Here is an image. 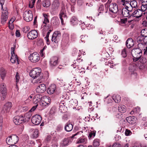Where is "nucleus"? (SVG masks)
I'll return each instance as SVG.
<instances>
[{"mask_svg":"<svg viewBox=\"0 0 147 147\" xmlns=\"http://www.w3.org/2000/svg\"><path fill=\"white\" fill-rule=\"evenodd\" d=\"M138 48L133 49L131 51V55L133 57V60L134 61L136 62L138 61L141 57L142 51L144 52V55L147 57V54H145L144 48L143 45L142 43H138Z\"/></svg>","mask_w":147,"mask_h":147,"instance_id":"nucleus-1","label":"nucleus"},{"mask_svg":"<svg viewBox=\"0 0 147 147\" xmlns=\"http://www.w3.org/2000/svg\"><path fill=\"white\" fill-rule=\"evenodd\" d=\"M139 62L140 64L137 63L136 65L138 67L139 69L142 70H147V59L144 57H141L139 59Z\"/></svg>","mask_w":147,"mask_h":147,"instance_id":"nucleus-2","label":"nucleus"},{"mask_svg":"<svg viewBox=\"0 0 147 147\" xmlns=\"http://www.w3.org/2000/svg\"><path fill=\"white\" fill-rule=\"evenodd\" d=\"M19 139L18 137L16 135H12L6 138V142L8 144L12 145L17 143Z\"/></svg>","mask_w":147,"mask_h":147,"instance_id":"nucleus-3","label":"nucleus"},{"mask_svg":"<svg viewBox=\"0 0 147 147\" xmlns=\"http://www.w3.org/2000/svg\"><path fill=\"white\" fill-rule=\"evenodd\" d=\"M41 70L38 68L33 69L30 73V75L32 78L35 79L42 76L41 74Z\"/></svg>","mask_w":147,"mask_h":147,"instance_id":"nucleus-4","label":"nucleus"},{"mask_svg":"<svg viewBox=\"0 0 147 147\" xmlns=\"http://www.w3.org/2000/svg\"><path fill=\"white\" fill-rule=\"evenodd\" d=\"M24 19L26 22L31 21L33 18V15L32 12L30 10H26L24 14Z\"/></svg>","mask_w":147,"mask_h":147,"instance_id":"nucleus-5","label":"nucleus"},{"mask_svg":"<svg viewBox=\"0 0 147 147\" xmlns=\"http://www.w3.org/2000/svg\"><path fill=\"white\" fill-rule=\"evenodd\" d=\"M28 58L31 62L35 63L39 60L40 57L38 53L34 52L31 54L29 56Z\"/></svg>","mask_w":147,"mask_h":147,"instance_id":"nucleus-6","label":"nucleus"},{"mask_svg":"<svg viewBox=\"0 0 147 147\" xmlns=\"http://www.w3.org/2000/svg\"><path fill=\"white\" fill-rule=\"evenodd\" d=\"M109 11L113 13H116L119 11L118 5L115 3H112L109 6Z\"/></svg>","mask_w":147,"mask_h":147,"instance_id":"nucleus-7","label":"nucleus"},{"mask_svg":"<svg viewBox=\"0 0 147 147\" xmlns=\"http://www.w3.org/2000/svg\"><path fill=\"white\" fill-rule=\"evenodd\" d=\"M42 117L39 115H36L32 116L31 119V121L32 123L36 125L39 124L41 122Z\"/></svg>","mask_w":147,"mask_h":147,"instance_id":"nucleus-8","label":"nucleus"},{"mask_svg":"<svg viewBox=\"0 0 147 147\" xmlns=\"http://www.w3.org/2000/svg\"><path fill=\"white\" fill-rule=\"evenodd\" d=\"M23 116H16L13 118V121L15 124L17 125H19L24 122Z\"/></svg>","mask_w":147,"mask_h":147,"instance_id":"nucleus-9","label":"nucleus"},{"mask_svg":"<svg viewBox=\"0 0 147 147\" xmlns=\"http://www.w3.org/2000/svg\"><path fill=\"white\" fill-rule=\"evenodd\" d=\"M11 56L10 61L11 62L13 63H14L16 62L19 64V62L17 55H16L14 53V48L13 47H11Z\"/></svg>","mask_w":147,"mask_h":147,"instance_id":"nucleus-10","label":"nucleus"},{"mask_svg":"<svg viewBox=\"0 0 147 147\" xmlns=\"http://www.w3.org/2000/svg\"><path fill=\"white\" fill-rule=\"evenodd\" d=\"M38 33L36 30H32L29 32L27 34L28 38L30 39L33 40L38 36Z\"/></svg>","mask_w":147,"mask_h":147,"instance_id":"nucleus-11","label":"nucleus"},{"mask_svg":"<svg viewBox=\"0 0 147 147\" xmlns=\"http://www.w3.org/2000/svg\"><path fill=\"white\" fill-rule=\"evenodd\" d=\"M2 14L1 17V23L2 24H4L6 22L7 18V15L8 12L5 9H3Z\"/></svg>","mask_w":147,"mask_h":147,"instance_id":"nucleus-12","label":"nucleus"},{"mask_svg":"<svg viewBox=\"0 0 147 147\" xmlns=\"http://www.w3.org/2000/svg\"><path fill=\"white\" fill-rule=\"evenodd\" d=\"M46 90V86L45 84H42L38 85L36 89V91L39 93L44 92Z\"/></svg>","mask_w":147,"mask_h":147,"instance_id":"nucleus-13","label":"nucleus"},{"mask_svg":"<svg viewBox=\"0 0 147 147\" xmlns=\"http://www.w3.org/2000/svg\"><path fill=\"white\" fill-rule=\"evenodd\" d=\"M142 12L140 9H138L135 11L131 13V16L134 17L138 18L142 16Z\"/></svg>","mask_w":147,"mask_h":147,"instance_id":"nucleus-14","label":"nucleus"},{"mask_svg":"<svg viewBox=\"0 0 147 147\" xmlns=\"http://www.w3.org/2000/svg\"><path fill=\"white\" fill-rule=\"evenodd\" d=\"M58 58L57 57H53L50 60V63L51 66H56L58 64Z\"/></svg>","mask_w":147,"mask_h":147,"instance_id":"nucleus-15","label":"nucleus"},{"mask_svg":"<svg viewBox=\"0 0 147 147\" xmlns=\"http://www.w3.org/2000/svg\"><path fill=\"white\" fill-rule=\"evenodd\" d=\"M60 3L59 0H55L52 4V8L54 11L57 9L60 6Z\"/></svg>","mask_w":147,"mask_h":147,"instance_id":"nucleus-16","label":"nucleus"},{"mask_svg":"<svg viewBox=\"0 0 147 147\" xmlns=\"http://www.w3.org/2000/svg\"><path fill=\"white\" fill-rule=\"evenodd\" d=\"M56 86L55 84L51 85L47 89V93L50 94H53L55 92L56 89Z\"/></svg>","mask_w":147,"mask_h":147,"instance_id":"nucleus-17","label":"nucleus"},{"mask_svg":"<svg viewBox=\"0 0 147 147\" xmlns=\"http://www.w3.org/2000/svg\"><path fill=\"white\" fill-rule=\"evenodd\" d=\"M134 43L133 40L131 38H129L126 42V45L127 47L130 48L134 45Z\"/></svg>","mask_w":147,"mask_h":147,"instance_id":"nucleus-18","label":"nucleus"},{"mask_svg":"<svg viewBox=\"0 0 147 147\" xmlns=\"http://www.w3.org/2000/svg\"><path fill=\"white\" fill-rule=\"evenodd\" d=\"M11 102H8L4 105L3 110L5 113H7L9 111L11 107Z\"/></svg>","mask_w":147,"mask_h":147,"instance_id":"nucleus-19","label":"nucleus"},{"mask_svg":"<svg viewBox=\"0 0 147 147\" xmlns=\"http://www.w3.org/2000/svg\"><path fill=\"white\" fill-rule=\"evenodd\" d=\"M73 128V125L70 123L68 122L65 124L64 128L66 131L70 132L72 130Z\"/></svg>","mask_w":147,"mask_h":147,"instance_id":"nucleus-20","label":"nucleus"},{"mask_svg":"<svg viewBox=\"0 0 147 147\" xmlns=\"http://www.w3.org/2000/svg\"><path fill=\"white\" fill-rule=\"evenodd\" d=\"M0 92L2 94H7V89L6 85L4 83L1 84L0 85Z\"/></svg>","mask_w":147,"mask_h":147,"instance_id":"nucleus-21","label":"nucleus"},{"mask_svg":"<svg viewBox=\"0 0 147 147\" xmlns=\"http://www.w3.org/2000/svg\"><path fill=\"white\" fill-rule=\"evenodd\" d=\"M131 13L127 10L125 8H123L122 11V14L124 17H127L129 16H131Z\"/></svg>","mask_w":147,"mask_h":147,"instance_id":"nucleus-22","label":"nucleus"},{"mask_svg":"<svg viewBox=\"0 0 147 147\" xmlns=\"http://www.w3.org/2000/svg\"><path fill=\"white\" fill-rule=\"evenodd\" d=\"M70 22L72 25H75L78 23L79 21L76 17L73 16L71 18Z\"/></svg>","mask_w":147,"mask_h":147,"instance_id":"nucleus-23","label":"nucleus"},{"mask_svg":"<svg viewBox=\"0 0 147 147\" xmlns=\"http://www.w3.org/2000/svg\"><path fill=\"white\" fill-rule=\"evenodd\" d=\"M127 121L129 123L133 124L136 122V119L134 116H129L126 118Z\"/></svg>","mask_w":147,"mask_h":147,"instance_id":"nucleus-24","label":"nucleus"},{"mask_svg":"<svg viewBox=\"0 0 147 147\" xmlns=\"http://www.w3.org/2000/svg\"><path fill=\"white\" fill-rule=\"evenodd\" d=\"M112 98L116 103H119L121 101V97L119 95H113L112 97Z\"/></svg>","mask_w":147,"mask_h":147,"instance_id":"nucleus-25","label":"nucleus"},{"mask_svg":"<svg viewBox=\"0 0 147 147\" xmlns=\"http://www.w3.org/2000/svg\"><path fill=\"white\" fill-rule=\"evenodd\" d=\"M59 19L57 17H53L51 21V22L54 25H58L59 24Z\"/></svg>","mask_w":147,"mask_h":147,"instance_id":"nucleus-26","label":"nucleus"},{"mask_svg":"<svg viewBox=\"0 0 147 147\" xmlns=\"http://www.w3.org/2000/svg\"><path fill=\"white\" fill-rule=\"evenodd\" d=\"M23 117L24 122L28 121L30 119L31 115L29 113H26L24 115H22Z\"/></svg>","mask_w":147,"mask_h":147,"instance_id":"nucleus-27","label":"nucleus"},{"mask_svg":"<svg viewBox=\"0 0 147 147\" xmlns=\"http://www.w3.org/2000/svg\"><path fill=\"white\" fill-rule=\"evenodd\" d=\"M43 6L46 7H49L51 5V2L50 0H44L42 2Z\"/></svg>","mask_w":147,"mask_h":147,"instance_id":"nucleus-28","label":"nucleus"},{"mask_svg":"<svg viewBox=\"0 0 147 147\" xmlns=\"http://www.w3.org/2000/svg\"><path fill=\"white\" fill-rule=\"evenodd\" d=\"M126 107L124 105H120L118 108V110L121 113H124L126 111Z\"/></svg>","mask_w":147,"mask_h":147,"instance_id":"nucleus-29","label":"nucleus"},{"mask_svg":"<svg viewBox=\"0 0 147 147\" xmlns=\"http://www.w3.org/2000/svg\"><path fill=\"white\" fill-rule=\"evenodd\" d=\"M69 143V139L68 138H65L62 141L61 144L62 146H65L68 145Z\"/></svg>","mask_w":147,"mask_h":147,"instance_id":"nucleus-30","label":"nucleus"},{"mask_svg":"<svg viewBox=\"0 0 147 147\" xmlns=\"http://www.w3.org/2000/svg\"><path fill=\"white\" fill-rule=\"evenodd\" d=\"M51 100L49 97H47L45 100L42 102V104L46 106V105H48L50 103Z\"/></svg>","mask_w":147,"mask_h":147,"instance_id":"nucleus-31","label":"nucleus"},{"mask_svg":"<svg viewBox=\"0 0 147 147\" xmlns=\"http://www.w3.org/2000/svg\"><path fill=\"white\" fill-rule=\"evenodd\" d=\"M59 17H62L64 18L66 16L65 10L64 7H62L59 14Z\"/></svg>","mask_w":147,"mask_h":147,"instance_id":"nucleus-32","label":"nucleus"},{"mask_svg":"<svg viewBox=\"0 0 147 147\" xmlns=\"http://www.w3.org/2000/svg\"><path fill=\"white\" fill-rule=\"evenodd\" d=\"M1 76L2 79H3L6 74V71L3 68H1L0 71Z\"/></svg>","mask_w":147,"mask_h":147,"instance_id":"nucleus-33","label":"nucleus"},{"mask_svg":"<svg viewBox=\"0 0 147 147\" xmlns=\"http://www.w3.org/2000/svg\"><path fill=\"white\" fill-rule=\"evenodd\" d=\"M133 8H135L137 6V3L135 0H132L131 1L130 4H129Z\"/></svg>","mask_w":147,"mask_h":147,"instance_id":"nucleus-34","label":"nucleus"},{"mask_svg":"<svg viewBox=\"0 0 147 147\" xmlns=\"http://www.w3.org/2000/svg\"><path fill=\"white\" fill-rule=\"evenodd\" d=\"M144 37L142 36V35H140L138 36L137 38V41L138 42L140 43H142L143 42L144 40Z\"/></svg>","mask_w":147,"mask_h":147,"instance_id":"nucleus-35","label":"nucleus"},{"mask_svg":"<svg viewBox=\"0 0 147 147\" xmlns=\"http://www.w3.org/2000/svg\"><path fill=\"white\" fill-rule=\"evenodd\" d=\"M141 35L144 37L147 36V29H142L141 32Z\"/></svg>","mask_w":147,"mask_h":147,"instance_id":"nucleus-36","label":"nucleus"},{"mask_svg":"<svg viewBox=\"0 0 147 147\" xmlns=\"http://www.w3.org/2000/svg\"><path fill=\"white\" fill-rule=\"evenodd\" d=\"M96 134V132L94 131H92L90 132L88 136L89 139H90L94 137Z\"/></svg>","mask_w":147,"mask_h":147,"instance_id":"nucleus-37","label":"nucleus"},{"mask_svg":"<svg viewBox=\"0 0 147 147\" xmlns=\"http://www.w3.org/2000/svg\"><path fill=\"white\" fill-rule=\"evenodd\" d=\"M42 76H40L39 78H38L37 80H34L33 83L34 84H38L41 82V80L42 79Z\"/></svg>","mask_w":147,"mask_h":147,"instance_id":"nucleus-38","label":"nucleus"},{"mask_svg":"<svg viewBox=\"0 0 147 147\" xmlns=\"http://www.w3.org/2000/svg\"><path fill=\"white\" fill-rule=\"evenodd\" d=\"M100 145V142L99 140L96 139L94 140L93 142V145L94 146L97 147Z\"/></svg>","mask_w":147,"mask_h":147,"instance_id":"nucleus-39","label":"nucleus"},{"mask_svg":"<svg viewBox=\"0 0 147 147\" xmlns=\"http://www.w3.org/2000/svg\"><path fill=\"white\" fill-rule=\"evenodd\" d=\"M125 7L128 11L131 13V11L133 10V7H132L130 5L128 4V5H125Z\"/></svg>","mask_w":147,"mask_h":147,"instance_id":"nucleus-40","label":"nucleus"},{"mask_svg":"<svg viewBox=\"0 0 147 147\" xmlns=\"http://www.w3.org/2000/svg\"><path fill=\"white\" fill-rule=\"evenodd\" d=\"M127 49L124 48L121 52V54L123 57H125L127 55L126 50Z\"/></svg>","mask_w":147,"mask_h":147,"instance_id":"nucleus-41","label":"nucleus"},{"mask_svg":"<svg viewBox=\"0 0 147 147\" xmlns=\"http://www.w3.org/2000/svg\"><path fill=\"white\" fill-rule=\"evenodd\" d=\"M39 135V132L38 129L34 130L33 133V136L34 138H36Z\"/></svg>","mask_w":147,"mask_h":147,"instance_id":"nucleus-42","label":"nucleus"},{"mask_svg":"<svg viewBox=\"0 0 147 147\" xmlns=\"http://www.w3.org/2000/svg\"><path fill=\"white\" fill-rule=\"evenodd\" d=\"M141 10L142 11H145L147 9V5L142 3Z\"/></svg>","mask_w":147,"mask_h":147,"instance_id":"nucleus-43","label":"nucleus"},{"mask_svg":"<svg viewBox=\"0 0 147 147\" xmlns=\"http://www.w3.org/2000/svg\"><path fill=\"white\" fill-rule=\"evenodd\" d=\"M100 42L102 43L105 44V45H107V43H108L109 41L107 40L106 38H102L100 40Z\"/></svg>","mask_w":147,"mask_h":147,"instance_id":"nucleus-44","label":"nucleus"},{"mask_svg":"<svg viewBox=\"0 0 147 147\" xmlns=\"http://www.w3.org/2000/svg\"><path fill=\"white\" fill-rule=\"evenodd\" d=\"M41 99L39 98H38L36 97L34 98L33 99V102L34 104H36Z\"/></svg>","mask_w":147,"mask_h":147,"instance_id":"nucleus-45","label":"nucleus"},{"mask_svg":"<svg viewBox=\"0 0 147 147\" xmlns=\"http://www.w3.org/2000/svg\"><path fill=\"white\" fill-rule=\"evenodd\" d=\"M61 32L60 31H56L54 32L53 35L57 38L58 37L61 36Z\"/></svg>","mask_w":147,"mask_h":147,"instance_id":"nucleus-46","label":"nucleus"},{"mask_svg":"<svg viewBox=\"0 0 147 147\" xmlns=\"http://www.w3.org/2000/svg\"><path fill=\"white\" fill-rule=\"evenodd\" d=\"M35 3V0H32L30 1L29 7L31 8H32L33 7L34 4Z\"/></svg>","mask_w":147,"mask_h":147,"instance_id":"nucleus-47","label":"nucleus"},{"mask_svg":"<svg viewBox=\"0 0 147 147\" xmlns=\"http://www.w3.org/2000/svg\"><path fill=\"white\" fill-rule=\"evenodd\" d=\"M51 41L52 42H58V41L57 40V37L55 36H54L53 35Z\"/></svg>","mask_w":147,"mask_h":147,"instance_id":"nucleus-48","label":"nucleus"},{"mask_svg":"<svg viewBox=\"0 0 147 147\" xmlns=\"http://www.w3.org/2000/svg\"><path fill=\"white\" fill-rule=\"evenodd\" d=\"M81 40L82 42H85V40H87V37L83 35L81 36L80 37Z\"/></svg>","mask_w":147,"mask_h":147,"instance_id":"nucleus-49","label":"nucleus"},{"mask_svg":"<svg viewBox=\"0 0 147 147\" xmlns=\"http://www.w3.org/2000/svg\"><path fill=\"white\" fill-rule=\"evenodd\" d=\"M56 112V110L54 108H52L50 111V113L52 114H55Z\"/></svg>","mask_w":147,"mask_h":147,"instance_id":"nucleus-50","label":"nucleus"},{"mask_svg":"<svg viewBox=\"0 0 147 147\" xmlns=\"http://www.w3.org/2000/svg\"><path fill=\"white\" fill-rule=\"evenodd\" d=\"M127 22V18H124L122 19H121V22L122 24H125Z\"/></svg>","mask_w":147,"mask_h":147,"instance_id":"nucleus-51","label":"nucleus"},{"mask_svg":"<svg viewBox=\"0 0 147 147\" xmlns=\"http://www.w3.org/2000/svg\"><path fill=\"white\" fill-rule=\"evenodd\" d=\"M104 5H100L99 7V8L98 9L99 11H100L101 12V11H102L104 10Z\"/></svg>","mask_w":147,"mask_h":147,"instance_id":"nucleus-52","label":"nucleus"},{"mask_svg":"<svg viewBox=\"0 0 147 147\" xmlns=\"http://www.w3.org/2000/svg\"><path fill=\"white\" fill-rule=\"evenodd\" d=\"M112 147H121V145L119 144L115 143L113 144Z\"/></svg>","mask_w":147,"mask_h":147,"instance_id":"nucleus-53","label":"nucleus"},{"mask_svg":"<svg viewBox=\"0 0 147 147\" xmlns=\"http://www.w3.org/2000/svg\"><path fill=\"white\" fill-rule=\"evenodd\" d=\"M57 43L56 42H52V46L53 48H56L57 46Z\"/></svg>","mask_w":147,"mask_h":147,"instance_id":"nucleus-54","label":"nucleus"},{"mask_svg":"<svg viewBox=\"0 0 147 147\" xmlns=\"http://www.w3.org/2000/svg\"><path fill=\"white\" fill-rule=\"evenodd\" d=\"M16 35L17 37H19L20 36V30H16Z\"/></svg>","mask_w":147,"mask_h":147,"instance_id":"nucleus-55","label":"nucleus"},{"mask_svg":"<svg viewBox=\"0 0 147 147\" xmlns=\"http://www.w3.org/2000/svg\"><path fill=\"white\" fill-rule=\"evenodd\" d=\"M5 0H0V3L1 6V9H3V5L4 4Z\"/></svg>","mask_w":147,"mask_h":147,"instance_id":"nucleus-56","label":"nucleus"},{"mask_svg":"<svg viewBox=\"0 0 147 147\" xmlns=\"http://www.w3.org/2000/svg\"><path fill=\"white\" fill-rule=\"evenodd\" d=\"M16 81L17 82H19V79L20 78L19 76L18 73H17L16 76Z\"/></svg>","mask_w":147,"mask_h":147,"instance_id":"nucleus-57","label":"nucleus"},{"mask_svg":"<svg viewBox=\"0 0 147 147\" xmlns=\"http://www.w3.org/2000/svg\"><path fill=\"white\" fill-rule=\"evenodd\" d=\"M131 133V131L129 130L126 129V130L125 131V134L126 136H127L130 135V134Z\"/></svg>","mask_w":147,"mask_h":147,"instance_id":"nucleus-58","label":"nucleus"},{"mask_svg":"<svg viewBox=\"0 0 147 147\" xmlns=\"http://www.w3.org/2000/svg\"><path fill=\"white\" fill-rule=\"evenodd\" d=\"M85 141V138H80L78 141V143H83Z\"/></svg>","mask_w":147,"mask_h":147,"instance_id":"nucleus-59","label":"nucleus"},{"mask_svg":"<svg viewBox=\"0 0 147 147\" xmlns=\"http://www.w3.org/2000/svg\"><path fill=\"white\" fill-rule=\"evenodd\" d=\"M143 40V43H144V44H142L145 45H146V44H147V36L144 37V39Z\"/></svg>","mask_w":147,"mask_h":147,"instance_id":"nucleus-60","label":"nucleus"},{"mask_svg":"<svg viewBox=\"0 0 147 147\" xmlns=\"http://www.w3.org/2000/svg\"><path fill=\"white\" fill-rule=\"evenodd\" d=\"M38 105H36L33 107H32L30 111H34L37 108V107Z\"/></svg>","mask_w":147,"mask_h":147,"instance_id":"nucleus-61","label":"nucleus"},{"mask_svg":"<svg viewBox=\"0 0 147 147\" xmlns=\"http://www.w3.org/2000/svg\"><path fill=\"white\" fill-rule=\"evenodd\" d=\"M63 119L64 120H66L67 119V115L66 114L64 115L62 117Z\"/></svg>","mask_w":147,"mask_h":147,"instance_id":"nucleus-62","label":"nucleus"},{"mask_svg":"<svg viewBox=\"0 0 147 147\" xmlns=\"http://www.w3.org/2000/svg\"><path fill=\"white\" fill-rule=\"evenodd\" d=\"M121 2L123 5L125 6V5H125V3L126 2V0H121Z\"/></svg>","mask_w":147,"mask_h":147,"instance_id":"nucleus-63","label":"nucleus"},{"mask_svg":"<svg viewBox=\"0 0 147 147\" xmlns=\"http://www.w3.org/2000/svg\"><path fill=\"white\" fill-rule=\"evenodd\" d=\"M2 94V96L1 97V99L2 100H4L6 97V96L7 95V94Z\"/></svg>","mask_w":147,"mask_h":147,"instance_id":"nucleus-64","label":"nucleus"}]
</instances>
